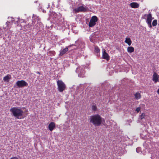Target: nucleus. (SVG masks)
I'll return each instance as SVG.
<instances>
[{"mask_svg": "<svg viewBox=\"0 0 159 159\" xmlns=\"http://www.w3.org/2000/svg\"><path fill=\"white\" fill-rule=\"evenodd\" d=\"M10 111L12 115L16 118L20 119L24 118V112L20 107H14L10 109Z\"/></svg>", "mask_w": 159, "mask_h": 159, "instance_id": "obj_1", "label": "nucleus"}, {"mask_svg": "<svg viewBox=\"0 0 159 159\" xmlns=\"http://www.w3.org/2000/svg\"><path fill=\"white\" fill-rule=\"evenodd\" d=\"M90 123L95 126H100L104 119L98 114H95L89 117V119Z\"/></svg>", "mask_w": 159, "mask_h": 159, "instance_id": "obj_2", "label": "nucleus"}, {"mask_svg": "<svg viewBox=\"0 0 159 159\" xmlns=\"http://www.w3.org/2000/svg\"><path fill=\"white\" fill-rule=\"evenodd\" d=\"M58 86V90L61 92H62L66 88V86L64 83L61 80H58L57 81Z\"/></svg>", "mask_w": 159, "mask_h": 159, "instance_id": "obj_3", "label": "nucleus"}, {"mask_svg": "<svg viewBox=\"0 0 159 159\" xmlns=\"http://www.w3.org/2000/svg\"><path fill=\"white\" fill-rule=\"evenodd\" d=\"M28 84L24 80H18L17 81L14 85L16 88H23L24 87H27Z\"/></svg>", "mask_w": 159, "mask_h": 159, "instance_id": "obj_4", "label": "nucleus"}, {"mask_svg": "<svg viewBox=\"0 0 159 159\" xmlns=\"http://www.w3.org/2000/svg\"><path fill=\"white\" fill-rule=\"evenodd\" d=\"M144 16L147 17L146 22L147 23L148 27L150 28H152L151 22L152 20L154 18L152 17L151 13H150L148 14H146L144 15Z\"/></svg>", "mask_w": 159, "mask_h": 159, "instance_id": "obj_5", "label": "nucleus"}, {"mask_svg": "<svg viewBox=\"0 0 159 159\" xmlns=\"http://www.w3.org/2000/svg\"><path fill=\"white\" fill-rule=\"evenodd\" d=\"M98 20V18L97 16H92L89 24V27H91L94 26Z\"/></svg>", "mask_w": 159, "mask_h": 159, "instance_id": "obj_6", "label": "nucleus"}, {"mask_svg": "<svg viewBox=\"0 0 159 159\" xmlns=\"http://www.w3.org/2000/svg\"><path fill=\"white\" fill-rule=\"evenodd\" d=\"M76 72L78 73V76L80 77L83 78L84 76L85 72L83 69L78 67L75 70Z\"/></svg>", "mask_w": 159, "mask_h": 159, "instance_id": "obj_7", "label": "nucleus"}, {"mask_svg": "<svg viewBox=\"0 0 159 159\" xmlns=\"http://www.w3.org/2000/svg\"><path fill=\"white\" fill-rule=\"evenodd\" d=\"M87 9L83 6L78 7L74 9L73 11L75 13H77L79 12H85L87 11Z\"/></svg>", "mask_w": 159, "mask_h": 159, "instance_id": "obj_8", "label": "nucleus"}, {"mask_svg": "<svg viewBox=\"0 0 159 159\" xmlns=\"http://www.w3.org/2000/svg\"><path fill=\"white\" fill-rule=\"evenodd\" d=\"M71 47V45H69L66 47L63 50H61L60 51L59 56L60 57L62 56L64 54H66L68 50V48H70Z\"/></svg>", "mask_w": 159, "mask_h": 159, "instance_id": "obj_9", "label": "nucleus"}, {"mask_svg": "<svg viewBox=\"0 0 159 159\" xmlns=\"http://www.w3.org/2000/svg\"><path fill=\"white\" fill-rule=\"evenodd\" d=\"M102 58L106 59L107 61H109L110 59V57L108 54L106 52L105 50L104 49L102 51Z\"/></svg>", "mask_w": 159, "mask_h": 159, "instance_id": "obj_10", "label": "nucleus"}, {"mask_svg": "<svg viewBox=\"0 0 159 159\" xmlns=\"http://www.w3.org/2000/svg\"><path fill=\"white\" fill-rule=\"evenodd\" d=\"M159 77V75L155 72L153 75L152 80L155 83H156L158 81V80Z\"/></svg>", "mask_w": 159, "mask_h": 159, "instance_id": "obj_11", "label": "nucleus"}, {"mask_svg": "<svg viewBox=\"0 0 159 159\" xmlns=\"http://www.w3.org/2000/svg\"><path fill=\"white\" fill-rule=\"evenodd\" d=\"M35 24L34 23L33 24L34 26V29H36L37 30H39L40 29V27H41L42 23L41 22H38L35 25H34Z\"/></svg>", "mask_w": 159, "mask_h": 159, "instance_id": "obj_12", "label": "nucleus"}, {"mask_svg": "<svg viewBox=\"0 0 159 159\" xmlns=\"http://www.w3.org/2000/svg\"><path fill=\"white\" fill-rule=\"evenodd\" d=\"M48 127L49 130L52 131L55 127V123L53 122H51L49 124Z\"/></svg>", "mask_w": 159, "mask_h": 159, "instance_id": "obj_13", "label": "nucleus"}, {"mask_svg": "<svg viewBox=\"0 0 159 159\" xmlns=\"http://www.w3.org/2000/svg\"><path fill=\"white\" fill-rule=\"evenodd\" d=\"M130 7L132 8H136L139 7V5L136 2H133L129 4Z\"/></svg>", "mask_w": 159, "mask_h": 159, "instance_id": "obj_14", "label": "nucleus"}, {"mask_svg": "<svg viewBox=\"0 0 159 159\" xmlns=\"http://www.w3.org/2000/svg\"><path fill=\"white\" fill-rule=\"evenodd\" d=\"M33 24L29 23L28 25H25L24 26V30L25 31L29 30L31 28V27L32 26V24Z\"/></svg>", "mask_w": 159, "mask_h": 159, "instance_id": "obj_15", "label": "nucleus"}, {"mask_svg": "<svg viewBox=\"0 0 159 159\" xmlns=\"http://www.w3.org/2000/svg\"><path fill=\"white\" fill-rule=\"evenodd\" d=\"M11 78V75L9 74H8L3 78V80L5 82H8Z\"/></svg>", "mask_w": 159, "mask_h": 159, "instance_id": "obj_16", "label": "nucleus"}, {"mask_svg": "<svg viewBox=\"0 0 159 159\" xmlns=\"http://www.w3.org/2000/svg\"><path fill=\"white\" fill-rule=\"evenodd\" d=\"M100 51V49L97 46H95L94 52L95 54H96L97 56H99L98 53Z\"/></svg>", "mask_w": 159, "mask_h": 159, "instance_id": "obj_17", "label": "nucleus"}, {"mask_svg": "<svg viewBox=\"0 0 159 159\" xmlns=\"http://www.w3.org/2000/svg\"><path fill=\"white\" fill-rule=\"evenodd\" d=\"M81 43L80 40H76L75 42V44H72L71 45V46H75L76 47V48H77L80 45Z\"/></svg>", "mask_w": 159, "mask_h": 159, "instance_id": "obj_18", "label": "nucleus"}, {"mask_svg": "<svg viewBox=\"0 0 159 159\" xmlns=\"http://www.w3.org/2000/svg\"><path fill=\"white\" fill-rule=\"evenodd\" d=\"M127 50L128 52L132 53L134 52V49L133 47H129L127 48Z\"/></svg>", "mask_w": 159, "mask_h": 159, "instance_id": "obj_19", "label": "nucleus"}, {"mask_svg": "<svg viewBox=\"0 0 159 159\" xmlns=\"http://www.w3.org/2000/svg\"><path fill=\"white\" fill-rule=\"evenodd\" d=\"M134 96L135 98L136 99H139L140 98L141 96L140 94V93H136L135 94H134Z\"/></svg>", "mask_w": 159, "mask_h": 159, "instance_id": "obj_20", "label": "nucleus"}, {"mask_svg": "<svg viewBox=\"0 0 159 159\" xmlns=\"http://www.w3.org/2000/svg\"><path fill=\"white\" fill-rule=\"evenodd\" d=\"M10 23L9 22H8L7 21V22H6V24H5V25H6V26L5 27H3L4 29L5 30H7L8 29H9V28L8 27H9V25H10Z\"/></svg>", "mask_w": 159, "mask_h": 159, "instance_id": "obj_21", "label": "nucleus"}, {"mask_svg": "<svg viewBox=\"0 0 159 159\" xmlns=\"http://www.w3.org/2000/svg\"><path fill=\"white\" fill-rule=\"evenodd\" d=\"M92 110L94 111H96L97 110V107L94 103L92 105Z\"/></svg>", "mask_w": 159, "mask_h": 159, "instance_id": "obj_22", "label": "nucleus"}, {"mask_svg": "<svg viewBox=\"0 0 159 159\" xmlns=\"http://www.w3.org/2000/svg\"><path fill=\"white\" fill-rule=\"evenodd\" d=\"M157 20H154L152 22V25L153 26H155L157 25Z\"/></svg>", "mask_w": 159, "mask_h": 159, "instance_id": "obj_23", "label": "nucleus"}, {"mask_svg": "<svg viewBox=\"0 0 159 159\" xmlns=\"http://www.w3.org/2000/svg\"><path fill=\"white\" fill-rule=\"evenodd\" d=\"M50 56H54L55 55L56 52L54 51H50L49 52Z\"/></svg>", "mask_w": 159, "mask_h": 159, "instance_id": "obj_24", "label": "nucleus"}, {"mask_svg": "<svg viewBox=\"0 0 159 159\" xmlns=\"http://www.w3.org/2000/svg\"><path fill=\"white\" fill-rule=\"evenodd\" d=\"M125 42L127 43L129 46H130L132 43L131 40H125Z\"/></svg>", "mask_w": 159, "mask_h": 159, "instance_id": "obj_25", "label": "nucleus"}, {"mask_svg": "<svg viewBox=\"0 0 159 159\" xmlns=\"http://www.w3.org/2000/svg\"><path fill=\"white\" fill-rule=\"evenodd\" d=\"M145 116V114L144 113H143L141 114V115L140 116V117L141 120H142L144 117Z\"/></svg>", "mask_w": 159, "mask_h": 159, "instance_id": "obj_26", "label": "nucleus"}, {"mask_svg": "<svg viewBox=\"0 0 159 159\" xmlns=\"http://www.w3.org/2000/svg\"><path fill=\"white\" fill-rule=\"evenodd\" d=\"M4 34V32L0 28V38L2 37V35Z\"/></svg>", "mask_w": 159, "mask_h": 159, "instance_id": "obj_27", "label": "nucleus"}, {"mask_svg": "<svg viewBox=\"0 0 159 159\" xmlns=\"http://www.w3.org/2000/svg\"><path fill=\"white\" fill-rule=\"evenodd\" d=\"M136 151L137 153H139L141 151V148L140 147H138L136 149Z\"/></svg>", "mask_w": 159, "mask_h": 159, "instance_id": "obj_28", "label": "nucleus"}, {"mask_svg": "<svg viewBox=\"0 0 159 159\" xmlns=\"http://www.w3.org/2000/svg\"><path fill=\"white\" fill-rule=\"evenodd\" d=\"M141 108L140 107H138L136 108L135 111H136L137 113H138L140 111Z\"/></svg>", "mask_w": 159, "mask_h": 159, "instance_id": "obj_29", "label": "nucleus"}, {"mask_svg": "<svg viewBox=\"0 0 159 159\" xmlns=\"http://www.w3.org/2000/svg\"><path fill=\"white\" fill-rule=\"evenodd\" d=\"M10 159H18L17 157H11L10 158Z\"/></svg>", "mask_w": 159, "mask_h": 159, "instance_id": "obj_30", "label": "nucleus"}, {"mask_svg": "<svg viewBox=\"0 0 159 159\" xmlns=\"http://www.w3.org/2000/svg\"><path fill=\"white\" fill-rule=\"evenodd\" d=\"M125 40H130V39L129 38H125Z\"/></svg>", "mask_w": 159, "mask_h": 159, "instance_id": "obj_31", "label": "nucleus"}, {"mask_svg": "<svg viewBox=\"0 0 159 159\" xmlns=\"http://www.w3.org/2000/svg\"><path fill=\"white\" fill-rule=\"evenodd\" d=\"M36 72V73H38V74H39V75H40V73L39 72V71Z\"/></svg>", "mask_w": 159, "mask_h": 159, "instance_id": "obj_32", "label": "nucleus"}, {"mask_svg": "<svg viewBox=\"0 0 159 159\" xmlns=\"http://www.w3.org/2000/svg\"><path fill=\"white\" fill-rule=\"evenodd\" d=\"M157 93L159 95V89L157 90Z\"/></svg>", "mask_w": 159, "mask_h": 159, "instance_id": "obj_33", "label": "nucleus"}, {"mask_svg": "<svg viewBox=\"0 0 159 159\" xmlns=\"http://www.w3.org/2000/svg\"><path fill=\"white\" fill-rule=\"evenodd\" d=\"M90 41H91V42H93V40H90Z\"/></svg>", "mask_w": 159, "mask_h": 159, "instance_id": "obj_34", "label": "nucleus"}]
</instances>
